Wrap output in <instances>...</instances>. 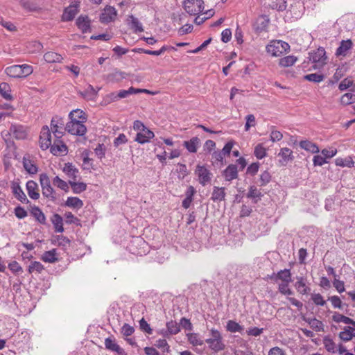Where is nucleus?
Wrapping results in <instances>:
<instances>
[{"label":"nucleus","mask_w":355,"mask_h":355,"mask_svg":"<svg viewBox=\"0 0 355 355\" xmlns=\"http://www.w3.org/2000/svg\"><path fill=\"white\" fill-rule=\"evenodd\" d=\"M210 334L211 337L205 340V342L209 345V347L215 352L223 350L225 345L223 341V337L219 331L211 329Z\"/></svg>","instance_id":"obj_3"},{"label":"nucleus","mask_w":355,"mask_h":355,"mask_svg":"<svg viewBox=\"0 0 355 355\" xmlns=\"http://www.w3.org/2000/svg\"><path fill=\"white\" fill-rule=\"evenodd\" d=\"M69 183L72 188L73 192L75 193H80L87 189V185L84 182H76V180H69Z\"/></svg>","instance_id":"obj_36"},{"label":"nucleus","mask_w":355,"mask_h":355,"mask_svg":"<svg viewBox=\"0 0 355 355\" xmlns=\"http://www.w3.org/2000/svg\"><path fill=\"white\" fill-rule=\"evenodd\" d=\"M44 59L48 63H60L63 60V57L56 52L48 51L44 55Z\"/></svg>","instance_id":"obj_24"},{"label":"nucleus","mask_w":355,"mask_h":355,"mask_svg":"<svg viewBox=\"0 0 355 355\" xmlns=\"http://www.w3.org/2000/svg\"><path fill=\"white\" fill-rule=\"evenodd\" d=\"M261 191L257 189L254 186H251L249 189V191L247 194V197L248 198H252V199H260L261 197Z\"/></svg>","instance_id":"obj_49"},{"label":"nucleus","mask_w":355,"mask_h":355,"mask_svg":"<svg viewBox=\"0 0 355 355\" xmlns=\"http://www.w3.org/2000/svg\"><path fill=\"white\" fill-rule=\"evenodd\" d=\"M278 157H280L278 161L279 165L282 166H286L288 162L293 161L294 159L293 151L286 147L281 148Z\"/></svg>","instance_id":"obj_11"},{"label":"nucleus","mask_w":355,"mask_h":355,"mask_svg":"<svg viewBox=\"0 0 355 355\" xmlns=\"http://www.w3.org/2000/svg\"><path fill=\"white\" fill-rule=\"evenodd\" d=\"M327 59L326 51L322 47L309 53V60L313 64L315 69L322 68L327 63Z\"/></svg>","instance_id":"obj_4"},{"label":"nucleus","mask_w":355,"mask_h":355,"mask_svg":"<svg viewBox=\"0 0 355 355\" xmlns=\"http://www.w3.org/2000/svg\"><path fill=\"white\" fill-rule=\"evenodd\" d=\"M321 153L322 154L325 159L331 158L336 155L337 150L334 148H331L329 149L325 148L322 150Z\"/></svg>","instance_id":"obj_61"},{"label":"nucleus","mask_w":355,"mask_h":355,"mask_svg":"<svg viewBox=\"0 0 355 355\" xmlns=\"http://www.w3.org/2000/svg\"><path fill=\"white\" fill-rule=\"evenodd\" d=\"M57 252L55 249L51 250L49 251H46L42 256V259L44 262L46 263H55L58 259L57 257Z\"/></svg>","instance_id":"obj_30"},{"label":"nucleus","mask_w":355,"mask_h":355,"mask_svg":"<svg viewBox=\"0 0 355 355\" xmlns=\"http://www.w3.org/2000/svg\"><path fill=\"white\" fill-rule=\"evenodd\" d=\"M78 10L76 6H74V5L69 6V7L65 8V10L62 14V21H71L74 18L76 15L78 13Z\"/></svg>","instance_id":"obj_22"},{"label":"nucleus","mask_w":355,"mask_h":355,"mask_svg":"<svg viewBox=\"0 0 355 355\" xmlns=\"http://www.w3.org/2000/svg\"><path fill=\"white\" fill-rule=\"evenodd\" d=\"M51 153L54 155H60L67 153V147L60 139L56 138L50 148Z\"/></svg>","instance_id":"obj_13"},{"label":"nucleus","mask_w":355,"mask_h":355,"mask_svg":"<svg viewBox=\"0 0 355 355\" xmlns=\"http://www.w3.org/2000/svg\"><path fill=\"white\" fill-rule=\"evenodd\" d=\"M42 194L49 199H55V192L51 186L49 187H44V189H42Z\"/></svg>","instance_id":"obj_59"},{"label":"nucleus","mask_w":355,"mask_h":355,"mask_svg":"<svg viewBox=\"0 0 355 355\" xmlns=\"http://www.w3.org/2000/svg\"><path fill=\"white\" fill-rule=\"evenodd\" d=\"M44 269V266L39 261H31L28 266V272L30 273H40Z\"/></svg>","instance_id":"obj_44"},{"label":"nucleus","mask_w":355,"mask_h":355,"mask_svg":"<svg viewBox=\"0 0 355 355\" xmlns=\"http://www.w3.org/2000/svg\"><path fill=\"white\" fill-rule=\"evenodd\" d=\"M134 327L127 323L124 324L121 328V333L123 334V336H129L132 335L134 333Z\"/></svg>","instance_id":"obj_62"},{"label":"nucleus","mask_w":355,"mask_h":355,"mask_svg":"<svg viewBox=\"0 0 355 355\" xmlns=\"http://www.w3.org/2000/svg\"><path fill=\"white\" fill-rule=\"evenodd\" d=\"M154 132L146 128L144 129V130L137 133L135 141L139 144H144L148 142L152 138L154 137Z\"/></svg>","instance_id":"obj_14"},{"label":"nucleus","mask_w":355,"mask_h":355,"mask_svg":"<svg viewBox=\"0 0 355 355\" xmlns=\"http://www.w3.org/2000/svg\"><path fill=\"white\" fill-rule=\"evenodd\" d=\"M226 329L227 331L231 333H241L244 330L243 326L240 325L238 322L234 320H229L227 322Z\"/></svg>","instance_id":"obj_32"},{"label":"nucleus","mask_w":355,"mask_h":355,"mask_svg":"<svg viewBox=\"0 0 355 355\" xmlns=\"http://www.w3.org/2000/svg\"><path fill=\"white\" fill-rule=\"evenodd\" d=\"M336 164L339 166H347L351 168L354 166V162L351 157H347L345 159L337 158L336 159Z\"/></svg>","instance_id":"obj_46"},{"label":"nucleus","mask_w":355,"mask_h":355,"mask_svg":"<svg viewBox=\"0 0 355 355\" xmlns=\"http://www.w3.org/2000/svg\"><path fill=\"white\" fill-rule=\"evenodd\" d=\"M63 125L64 123L60 117L55 116L52 118L51 121V129L55 138L60 139L62 137L63 131L59 130V128H62Z\"/></svg>","instance_id":"obj_12"},{"label":"nucleus","mask_w":355,"mask_h":355,"mask_svg":"<svg viewBox=\"0 0 355 355\" xmlns=\"http://www.w3.org/2000/svg\"><path fill=\"white\" fill-rule=\"evenodd\" d=\"M200 144V139L197 137L191 138L189 141H184V146L190 153H196L198 150V147Z\"/></svg>","instance_id":"obj_25"},{"label":"nucleus","mask_w":355,"mask_h":355,"mask_svg":"<svg viewBox=\"0 0 355 355\" xmlns=\"http://www.w3.org/2000/svg\"><path fill=\"white\" fill-rule=\"evenodd\" d=\"M297 60V57L294 55H288L279 59V64L284 67H288L293 66Z\"/></svg>","instance_id":"obj_37"},{"label":"nucleus","mask_w":355,"mask_h":355,"mask_svg":"<svg viewBox=\"0 0 355 355\" xmlns=\"http://www.w3.org/2000/svg\"><path fill=\"white\" fill-rule=\"evenodd\" d=\"M64 216L67 223H73L76 225L79 224L80 220L77 217L74 216V215L71 212H66Z\"/></svg>","instance_id":"obj_57"},{"label":"nucleus","mask_w":355,"mask_h":355,"mask_svg":"<svg viewBox=\"0 0 355 355\" xmlns=\"http://www.w3.org/2000/svg\"><path fill=\"white\" fill-rule=\"evenodd\" d=\"M26 190L29 197L37 200L40 198L37 184L33 180H29L26 183Z\"/></svg>","instance_id":"obj_19"},{"label":"nucleus","mask_w":355,"mask_h":355,"mask_svg":"<svg viewBox=\"0 0 355 355\" xmlns=\"http://www.w3.org/2000/svg\"><path fill=\"white\" fill-rule=\"evenodd\" d=\"M254 153L257 159H261L266 156V149L262 144H258L254 148Z\"/></svg>","instance_id":"obj_48"},{"label":"nucleus","mask_w":355,"mask_h":355,"mask_svg":"<svg viewBox=\"0 0 355 355\" xmlns=\"http://www.w3.org/2000/svg\"><path fill=\"white\" fill-rule=\"evenodd\" d=\"M204 1L202 0H184V8L185 11L191 15H196L202 12L204 10Z\"/></svg>","instance_id":"obj_6"},{"label":"nucleus","mask_w":355,"mask_h":355,"mask_svg":"<svg viewBox=\"0 0 355 355\" xmlns=\"http://www.w3.org/2000/svg\"><path fill=\"white\" fill-rule=\"evenodd\" d=\"M332 320L337 323L343 322L344 324H350L353 322V320L349 317L345 316L339 313L335 312L332 315Z\"/></svg>","instance_id":"obj_39"},{"label":"nucleus","mask_w":355,"mask_h":355,"mask_svg":"<svg viewBox=\"0 0 355 355\" xmlns=\"http://www.w3.org/2000/svg\"><path fill=\"white\" fill-rule=\"evenodd\" d=\"M12 192L16 198H17L21 202L28 201L26 196L22 191L21 187L17 182H12L11 185Z\"/></svg>","instance_id":"obj_21"},{"label":"nucleus","mask_w":355,"mask_h":355,"mask_svg":"<svg viewBox=\"0 0 355 355\" xmlns=\"http://www.w3.org/2000/svg\"><path fill=\"white\" fill-rule=\"evenodd\" d=\"M69 117L71 121L85 122L87 121L85 113L79 109L71 111L69 114Z\"/></svg>","instance_id":"obj_26"},{"label":"nucleus","mask_w":355,"mask_h":355,"mask_svg":"<svg viewBox=\"0 0 355 355\" xmlns=\"http://www.w3.org/2000/svg\"><path fill=\"white\" fill-rule=\"evenodd\" d=\"M188 340L190 344L193 346H199L202 345L204 344L203 340H202L199 335L196 333L189 334L187 335Z\"/></svg>","instance_id":"obj_40"},{"label":"nucleus","mask_w":355,"mask_h":355,"mask_svg":"<svg viewBox=\"0 0 355 355\" xmlns=\"http://www.w3.org/2000/svg\"><path fill=\"white\" fill-rule=\"evenodd\" d=\"M263 331V328H258V327H252L249 328L246 333L248 336H260Z\"/></svg>","instance_id":"obj_63"},{"label":"nucleus","mask_w":355,"mask_h":355,"mask_svg":"<svg viewBox=\"0 0 355 355\" xmlns=\"http://www.w3.org/2000/svg\"><path fill=\"white\" fill-rule=\"evenodd\" d=\"M323 344L326 350L331 353L336 352V343L329 337H324L323 339Z\"/></svg>","instance_id":"obj_41"},{"label":"nucleus","mask_w":355,"mask_h":355,"mask_svg":"<svg viewBox=\"0 0 355 355\" xmlns=\"http://www.w3.org/2000/svg\"><path fill=\"white\" fill-rule=\"evenodd\" d=\"M311 300L316 305L324 306L326 304L325 300H324L323 297L320 293L313 294Z\"/></svg>","instance_id":"obj_56"},{"label":"nucleus","mask_w":355,"mask_h":355,"mask_svg":"<svg viewBox=\"0 0 355 355\" xmlns=\"http://www.w3.org/2000/svg\"><path fill=\"white\" fill-rule=\"evenodd\" d=\"M271 7L273 9H276L279 11H283L286 10L287 5L286 0H276L275 2H272Z\"/></svg>","instance_id":"obj_54"},{"label":"nucleus","mask_w":355,"mask_h":355,"mask_svg":"<svg viewBox=\"0 0 355 355\" xmlns=\"http://www.w3.org/2000/svg\"><path fill=\"white\" fill-rule=\"evenodd\" d=\"M226 196L225 188L214 187L211 199L214 202H221L225 200Z\"/></svg>","instance_id":"obj_20"},{"label":"nucleus","mask_w":355,"mask_h":355,"mask_svg":"<svg viewBox=\"0 0 355 355\" xmlns=\"http://www.w3.org/2000/svg\"><path fill=\"white\" fill-rule=\"evenodd\" d=\"M328 300H329L331 302L334 308L340 309H342L343 308L344 304H343L340 298L338 296L334 295V296L329 297L328 298Z\"/></svg>","instance_id":"obj_51"},{"label":"nucleus","mask_w":355,"mask_h":355,"mask_svg":"<svg viewBox=\"0 0 355 355\" xmlns=\"http://www.w3.org/2000/svg\"><path fill=\"white\" fill-rule=\"evenodd\" d=\"M223 175L226 181L230 182L238 178V168L235 164H230L223 171Z\"/></svg>","instance_id":"obj_18"},{"label":"nucleus","mask_w":355,"mask_h":355,"mask_svg":"<svg viewBox=\"0 0 355 355\" xmlns=\"http://www.w3.org/2000/svg\"><path fill=\"white\" fill-rule=\"evenodd\" d=\"M352 46L353 43L351 40H342L340 43L339 46L336 49V55L337 57H345L347 55L348 51L352 48Z\"/></svg>","instance_id":"obj_15"},{"label":"nucleus","mask_w":355,"mask_h":355,"mask_svg":"<svg viewBox=\"0 0 355 355\" xmlns=\"http://www.w3.org/2000/svg\"><path fill=\"white\" fill-rule=\"evenodd\" d=\"M76 25L83 33L90 30V21L87 16H80L76 20Z\"/></svg>","instance_id":"obj_23"},{"label":"nucleus","mask_w":355,"mask_h":355,"mask_svg":"<svg viewBox=\"0 0 355 355\" xmlns=\"http://www.w3.org/2000/svg\"><path fill=\"white\" fill-rule=\"evenodd\" d=\"M246 123L245 125V130L248 131L250 127H254L256 125L255 117L253 114H248L245 117Z\"/></svg>","instance_id":"obj_55"},{"label":"nucleus","mask_w":355,"mask_h":355,"mask_svg":"<svg viewBox=\"0 0 355 355\" xmlns=\"http://www.w3.org/2000/svg\"><path fill=\"white\" fill-rule=\"evenodd\" d=\"M304 79L311 82L320 83L324 80V76L318 73H310L306 75Z\"/></svg>","instance_id":"obj_52"},{"label":"nucleus","mask_w":355,"mask_h":355,"mask_svg":"<svg viewBox=\"0 0 355 355\" xmlns=\"http://www.w3.org/2000/svg\"><path fill=\"white\" fill-rule=\"evenodd\" d=\"M83 121H69L65 126V130L69 134L77 136H84L87 132V128Z\"/></svg>","instance_id":"obj_7"},{"label":"nucleus","mask_w":355,"mask_h":355,"mask_svg":"<svg viewBox=\"0 0 355 355\" xmlns=\"http://www.w3.org/2000/svg\"><path fill=\"white\" fill-rule=\"evenodd\" d=\"M276 278L281 280L282 283L291 282V273L290 270L284 269L277 272Z\"/></svg>","instance_id":"obj_33"},{"label":"nucleus","mask_w":355,"mask_h":355,"mask_svg":"<svg viewBox=\"0 0 355 355\" xmlns=\"http://www.w3.org/2000/svg\"><path fill=\"white\" fill-rule=\"evenodd\" d=\"M195 173L198 178L199 183L202 186L209 183L212 178V173L204 166L198 165Z\"/></svg>","instance_id":"obj_8"},{"label":"nucleus","mask_w":355,"mask_h":355,"mask_svg":"<svg viewBox=\"0 0 355 355\" xmlns=\"http://www.w3.org/2000/svg\"><path fill=\"white\" fill-rule=\"evenodd\" d=\"M40 182L42 189L51 187L50 180L46 173H42L40 176Z\"/></svg>","instance_id":"obj_58"},{"label":"nucleus","mask_w":355,"mask_h":355,"mask_svg":"<svg viewBox=\"0 0 355 355\" xmlns=\"http://www.w3.org/2000/svg\"><path fill=\"white\" fill-rule=\"evenodd\" d=\"M52 145L51 142V130L48 126H44L42 128L40 136V146L42 150H46L51 148Z\"/></svg>","instance_id":"obj_9"},{"label":"nucleus","mask_w":355,"mask_h":355,"mask_svg":"<svg viewBox=\"0 0 355 355\" xmlns=\"http://www.w3.org/2000/svg\"><path fill=\"white\" fill-rule=\"evenodd\" d=\"M65 205L69 207L79 209L83 206V202L77 197H69L65 202Z\"/></svg>","instance_id":"obj_38"},{"label":"nucleus","mask_w":355,"mask_h":355,"mask_svg":"<svg viewBox=\"0 0 355 355\" xmlns=\"http://www.w3.org/2000/svg\"><path fill=\"white\" fill-rule=\"evenodd\" d=\"M270 179L271 176L268 171H265L263 172L260 175L261 186L266 185L270 181Z\"/></svg>","instance_id":"obj_60"},{"label":"nucleus","mask_w":355,"mask_h":355,"mask_svg":"<svg viewBox=\"0 0 355 355\" xmlns=\"http://www.w3.org/2000/svg\"><path fill=\"white\" fill-rule=\"evenodd\" d=\"M23 165L25 170L30 174H35L37 172V167L33 162L26 157L23 159Z\"/></svg>","instance_id":"obj_31"},{"label":"nucleus","mask_w":355,"mask_h":355,"mask_svg":"<svg viewBox=\"0 0 355 355\" xmlns=\"http://www.w3.org/2000/svg\"><path fill=\"white\" fill-rule=\"evenodd\" d=\"M166 328L170 335H175L180 331V325L173 320L166 323Z\"/></svg>","instance_id":"obj_42"},{"label":"nucleus","mask_w":355,"mask_h":355,"mask_svg":"<svg viewBox=\"0 0 355 355\" xmlns=\"http://www.w3.org/2000/svg\"><path fill=\"white\" fill-rule=\"evenodd\" d=\"M31 215L40 223L44 224L46 221V217L42 210L37 207H34L31 209Z\"/></svg>","instance_id":"obj_35"},{"label":"nucleus","mask_w":355,"mask_h":355,"mask_svg":"<svg viewBox=\"0 0 355 355\" xmlns=\"http://www.w3.org/2000/svg\"><path fill=\"white\" fill-rule=\"evenodd\" d=\"M143 92L148 93V91L145 89H135V88L131 87L127 90L123 89V90H120L117 93L112 92V93L106 94L103 97L101 104V105L105 106V105H107L113 102H116L121 98H125L130 94H139V93H143Z\"/></svg>","instance_id":"obj_1"},{"label":"nucleus","mask_w":355,"mask_h":355,"mask_svg":"<svg viewBox=\"0 0 355 355\" xmlns=\"http://www.w3.org/2000/svg\"><path fill=\"white\" fill-rule=\"evenodd\" d=\"M309 325L311 326V327L313 329H314L316 331H324L323 323L320 320H319L315 318H313V320L310 321Z\"/></svg>","instance_id":"obj_50"},{"label":"nucleus","mask_w":355,"mask_h":355,"mask_svg":"<svg viewBox=\"0 0 355 355\" xmlns=\"http://www.w3.org/2000/svg\"><path fill=\"white\" fill-rule=\"evenodd\" d=\"M300 146L302 149H304L305 150L309 151L312 153H318L320 152L318 146L310 141H301L300 143Z\"/></svg>","instance_id":"obj_29"},{"label":"nucleus","mask_w":355,"mask_h":355,"mask_svg":"<svg viewBox=\"0 0 355 355\" xmlns=\"http://www.w3.org/2000/svg\"><path fill=\"white\" fill-rule=\"evenodd\" d=\"M52 223L56 232H63V220L59 214H56L53 215L52 218Z\"/></svg>","instance_id":"obj_34"},{"label":"nucleus","mask_w":355,"mask_h":355,"mask_svg":"<svg viewBox=\"0 0 355 355\" xmlns=\"http://www.w3.org/2000/svg\"><path fill=\"white\" fill-rule=\"evenodd\" d=\"M290 49L289 44L281 40L273 41L266 46V51L272 56L279 57L287 52Z\"/></svg>","instance_id":"obj_5"},{"label":"nucleus","mask_w":355,"mask_h":355,"mask_svg":"<svg viewBox=\"0 0 355 355\" xmlns=\"http://www.w3.org/2000/svg\"><path fill=\"white\" fill-rule=\"evenodd\" d=\"M63 171L73 180L77 179L78 170L71 163L65 164Z\"/></svg>","instance_id":"obj_28"},{"label":"nucleus","mask_w":355,"mask_h":355,"mask_svg":"<svg viewBox=\"0 0 355 355\" xmlns=\"http://www.w3.org/2000/svg\"><path fill=\"white\" fill-rule=\"evenodd\" d=\"M116 10L112 6H107L100 16V21L107 24L113 21L116 17Z\"/></svg>","instance_id":"obj_10"},{"label":"nucleus","mask_w":355,"mask_h":355,"mask_svg":"<svg viewBox=\"0 0 355 355\" xmlns=\"http://www.w3.org/2000/svg\"><path fill=\"white\" fill-rule=\"evenodd\" d=\"M297 282L295 284V287L297 291L302 295L308 294L311 288L306 285V279L302 276L296 277Z\"/></svg>","instance_id":"obj_17"},{"label":"nucleus","mask_w":355,"mask_h":355,"mask_svg":"<svg viewBox=\"0 0 355 355\" xmlns=\"http://www.w3.org/2000/svg\"><path fill=\"white\" fill-rule=\"evenodd\" d=\"M53 184L64 191H67L69 188L67 183L65 181L61 180L58 176L54 178Z\"/></svg>","instance_id":"obj_53"},{"label":"nucleus","mask_w":355,"mask_h":355,"mask_svg":"<svg viewBox=\"0 0 355 355\" xmlns=\"http://www.w3.org/2000/svg\"><path fill=\"white\" fill-rule=\"evenodd\" d=\"M268 355H286L285 352L279 347H274L268 352Z\"/></svg>","instance_id":"obj_64"},{"label":"nucleus","mask_w":355,"mask_h":355,"mask_svg":"<svg viewBox=\"0 0 355 355\" xmlns=\"http://www.w3.org/2000/svg\"><path fill=\"white\" fill-rule=\"evenodd\" d=\"M10 132L17 139H24L27 136L26 128L21 125L12 124L10 128Z\"/></svg>","instance_id":"obj_16"},{"label":"nucleus","mask_w":355,"mask_h":355,"mask_svg":"<svg viewBox=\"0 0 355 355\" xmlns=\"http://www.w3.org/2000/svg\"><path fill=\"white\" fill-rule=\"evenodd\" d=\"M130 19L131 28L134 29L135 32H143L144 31L141 23L137 18L131 15L130 16Z\"/></svg>","instance_id":"obj_43"},{"label":"nucleus","mask_w":355,"mask_h":355,"mask_svg":"<svg viewBox=\"0 0 355 355\" xmlns=\"http://www.w3.org/2000/svg\"><path fill=\"white\" fill-rule=\"evenodd\" d=\"M105 346L106 349L112 352H116L121 354L123 352V349L120 346L115 342L114 339L112 338H107L105 340Z\"/></svg>","instance_id":"obj_27"},{"label":"nucleus","mask_w":355,"mask_h":355,"mask_svg":"<svg viewBox=\"0 0 355 355\" xmlns=\"http://www.w3.org/2000/svg\"><path fill=\"white\" fill-rule=\"evenodd\" d=\"M0 94L6 100H10L12 98L7 83H2L0 84Z\"/></svg>","instance_id":"obj_45"},{"label":"nucleus","mask_w":355,"mask_h":355,"mask_svg":"<svg viewBox=\"0 0 355 355\" xmlns=\"http://www.w3.org/2000/svg\"><path fill=\"white\" fill-rule=\"evenodd\" d=\"M340 102L345 105L352 104L355 102V95L352 93H346L342 96Z\"/></svg>","instance_id":"obj_47"},{"label":"nucleus","mask_w":355,"mask_h":355,"mask_svg":"<svg viewBox=\"0 0 355 355\" xmlns=\"http://www.w3.org/2000/svg\"><path fill=\"white\" fill-rule=\"evenodd\" d=\"M33 67L28 64L12 65L5 69L6 73L12 78H24L33 73Z\"/></svg>","instance_id":"obj_2"}]
</instances>
